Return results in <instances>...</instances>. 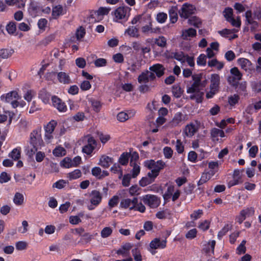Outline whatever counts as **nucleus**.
<instances>
[{
  "mask_svg": "<svg viewBox=\"0 0 261 261\" xmlns=\"http://www.w3.org/2000/svg\"><path fill=\"white\" fill-rule=\"evenodd\" d=\"M192 79L194 82L187 88V92L191 94L190 96L191 99L195 100L197 103L201 102L204 95L203 92L202 91L204 86L201 82V77L198 75H194L192 76Z\"/></svg>",
  "mask_w": 261,
  "mask_h": 261,
  "instance_id": "nucleus-1",
  "label": "nucleus"
},
{
  "mask_svg": "<svg viewBox=\"0 0 261 261\" xmlns=\"http://www.w3.org/2000/svg\"><path fill=\"white\" fill-rule=\"evenodd\" d=\"M30 144L32 147L30 148L29 146L28 147L27 154L31 157L43 145L40 130H34L31 133Z\"/></svg>",
  "mask_w": 261,
  "mask_h": 261,
  "instance_id": "nucleus-2",
  "label": "nucleus"
},
{
  "mask_svg": "<svg viewBox=\"0 0 261 261\" xmlns=\"http://www.w3.org/2000/svg\"><path fill=\"white\" fill-rule=\"evenodd\" d=\"M144 166L148 169L151 170L147 173L148 176H152L153 177H156L161 170L164 168L165 163L162 160H158L155 162L153 160L145 161L144 163Z\"/></svg>",
  "mask_w": 261,
  "mask_h": 261,
  "instance_id": "nucleus-3",
  "label": "nucleus"
},
{
  "mask_svg": "<svg viewBox=\"0 0 261 261\" xmlns=\"http://www.w3.org/2000/svg\"><path fill=\"white\" fill-rule=\"evenodd\" d=\"M132 9L126 6H121L115 9L113 12L114 20L118 22L123 20L127 21L130 16Z\"/></svg>",
  "mask_w": 261,
  "mask_h": 261,
  "instance_id": "nucleus-4",
  "label": "nucleus"
},
{
  "mask_svg": "<svg viewBox=\"0 0 261 261\" xmlns=\"http://www.w3.org/2000/svg\"><path fill=\"white\" fill-rule=\"evenodd\" d=\"M90 204L87 205V208L92 211L101 202L102 195L100 192L97 190H93L90 195Z\"/></svg>",
  "mask_w": 261,
  "mask_h": 261,
  "instance_id": "nucleus-5",
  "label": "nucleus"
},
{
  "mask_svg": "<svg viewBox=\"0 0 261 261\" xmlns=\"http://www.w3.org/2000/svg\"><path fill=\"white\" fill-rule=\"evenodd\" d=\"M223 15L226 20L230 23L234 27L240 28L241 25V20L240 16H238L236 19L233 17V10L230 8L225 9L223 11Z\"/></svg>",
  "mask_w": 261,
  "mask_h": 261,
  "instance_id": "nucleus-6",
  "label": "nucleus"
},
{
  "mask_svg": "<svg viewBox=\"0 0 261 261\" xmlns=\"http://www.w3.org/2000/svg\"><path fill=\"white\" fill-rule=\"evenodd\" d=\"M166 244V239L161 240L159 238H155L150 242L148 250L152 255H154L156 253L155 250L165 248Z\"/></svg>",
  "mask_w": 261,
  "mask_h": 261,
  "instance_id": "nucleus-7",
  "label": "nucleus"
},
{
  "mask_svg": "<svg viewBox=\"0 0 261 261\" xmlns=\"http://www.w3.org/2000/svg\"><path fill=\"white\" fill-rule=\"evenodd\" d=\"M230 75L228 76L227 81L229 84L235 85L242 79V74L237 67H233L230 70Z\"/></svg>",
  "mask_w": 261,
  "mask_h": 261,
  "instance_id": "nucleus-8",
  "label": "nucleus"
},
{
  "mask_svg": "<svg viewBox=\"0 0 261 261\" xmlns=\"http://www.w3.org/2000/svg\"><path fill=\"white\" fill-rule=\"evenodd\" d=\"M195 11V8L193 5L185 3L179 11V14L180 17L187 19L194 13Z\"/></svg>",
  "mask_w": 261,
  "mask_h": 261,
  "instance_id": "nucleus-9",
  "label": "nucleus"
},
{
  "mask_svg": "<svg viewBox=\"0 0 261 261\" xmlns=\"http://www.w3.org/2000/svg\"><path fill=\"white\" fill-rule=\"evenodd\" d=\"M143 202L151 208H155L160 204V199L156 196L147 194L142 197Z\"/></svg>",
  "mask_w": 261,
  "mask_h": 261,
  "instance_id": "nucleus-10",
  "label": "nucleus"
},
{
  "mask_svg": "<svg viewBox=\"0 0 261 261\" xmlns=\"http://www.w3.org/2000/svg\"><path fill=\"white\" fill-rule=\"evenodd\" d=\"M185 116L181 112L176 113L172 119L168 123V126L170 128L181 125L185 121Z\"/></svg>",
  "mask_w": 261,
  "mask_h": 261,
  "instance_id": "nucleus-11",
  "label": "nucleus"
},
{
  "mask_svg": "<svg viewBox=\"0 0 261 261\" xmlns=\"http://www.w3.org/2000/svg\"><path fill=\"white\" fill-rule=\"evenodd\" d=\"M138 202V198H134L133 199L129 198H125L121 200L120 204L121 208L124 209H129V210H134L135 205Z\"/></svg>",
  "mask_w": 261,
  "mask_h": 261,
  "instance_id": "nucleus-12",
  "label": "nucleus"
},
{
  "mask_svg": "<svg viewBox=\"0 0 261 261\" xmlns=\"http://www.w3.org/2000/svg\"><path fill=\"white\" fill-rule=\"evenodd\" d=\"M198 126L194 123L188 124L184 129V134L186 137L191 138L198 131Z\"/></svg>",
  "mask_w": 261,
  "mask_h": 261,
  "instance_id": "nucleus-13",
  "label": "nucleus"
},
{
  "mask_svg": "<svg viewBox=\"0 0 261 261\" xmlns=\"http://www.w3.org/2000/svg\"><path fill=\"white\" fill-rule=\"evenodd\" d=\"M87 142V144L83 147L82 151L87 154H90L95 148L96 143L94 139L92 137H88Z\"/></svg>",
  "mask_w": 261,
  "mask_h": 261,
  "instance_id": "nucleus-14",
  "label": "nucleus"
},
{
  "mask_svg": "<svg viewBox=\"0 0 261 261\" xmlns=\"http://www.w3.org/2000/svg\"><path fill=\"white\" fill-rule=\"evenodd\" d=\"M52 103L54 107L61 112H64L67 110L65 103L59 98L56 96L51 97Z\"/></svg>",
  "mask_w": 261,
  "mask_h": 261,
  "instance_id": "nucleus-15",
  "label": "nucleus"
},
{
  "mask_svg": "<svg viewBox=\"0 0 261 261\" xmlns=\"http://www.w3.org/2000/svg\"><path fill=\"white\" fill-rule=\"evenodd\" d=\"M149 69L150 71L154 72L158 77L162 76L164 74L166 70L165 67L159 63L150 66Z\"/></svg>",
  "mask_w": 261,
  "mask_h": 261,
  "instance_id": "nucleus-16",
  "label": "nucleus"
},
{
  "mask_svg": "<svg viewBox=\"0 0 261 261\" xmlns=\"http://www.w3.org/2000/svg\"><path fill=\"white\" fill-rule=\"evenodd\" d=\"M28 12L32 17H36L41 15V9L37 4L32 2L28 8Z\"/></svg>",
  "mask_w": 261,
  "mask_h": 261,
  "instance_id": "nucleus-17",
  "label": "nucleus"
},
{
  "mask_svg": "<svg viewBox=\"0 0 261 261\" xmlns=\"http://www.w3.org/2000/svg\"><path fill=\"white\" fill-rule=\"evenodd\" d=\"M238 64L245 71H249L252 69V63L247 59L241 58L237 60Z\"/></svg>",
  "mask_w": 261,
  "mask_h": 261,
  "instance_id": "nucleus-18",
  "label": "nucleus"
},
{
  "mask_svg": "<svg viewBox=\"0 0 261 261\" xmlns=\"http://www.w3.org/2000/svg\"><path fill=\"white\" fill-rule=\"evenodd\" d=\"M21 97L18 95V93L15 91L10 92L6 94H3L1 96L2 100L5 102H10L14 99H19Z\"/></svg>",
  "mask_w": 261,
  "mask_h": 261,
  "instance_id": "nucleus-19",
  "label": "nucleus"
},
{
  "mask_svg": "<svg viewBox=\"0 0 261 261\" xmlns=\"http://www.w3.org/2000/svg\"><path fill=\"white\" fill-rule=\"evenodd\" d=\"M196 30L193 28L183 30L181 31V38L184 40H190L196 36Z\"/></svg>",
  "mask_w": 261,
  "mask_h": 261,
  "instance_id": "nucleus-20",
  "label": "nucleus"
},
{
  "mask_svg": "<svg viewBox=\"0 0 261 261\" xmlns=\"http://www.w3.org/2000/svg\"><path fill=\"white\" fill-rule=\"evenodd\" d=\"M113 159L106 155H102L100 156L98 165L104 168H108L113 163Z\"/></svg>",
  "mask_w": 261,
  "mask_h": 261,
  "instance_id": "nucleus-21",
  "label": "nucleus"
},
{
  "mask_svg": "<svg viewBox=\"0 0 261 261\" xmlns=\"http://www.w3.org/2000/svg\"><path fill=\"white\" fill-rule=\"evenodd\" d=\"M124 35L135 38H138L140 37L139 29L136 26L128 27V28L125 30Z\"/></svg>",
  "mask_w": 261,
  "mask_h": 261,
  "instance_id": "nucleus-22",
  "label": "nucleus"
},
{
  "mask_svg": "<svg viewBox=\"0 0 261 261\" xmlns=\"http://www.w3.org/2000/svg\"><path fill=\"white\" fill-rule=\"evenodd\" d=\"M220 77L218 74H212L211 77V84L210 89H215L219 91Z\"/></svg>",
  "mask_w": 261,
  "mask_h": 261,
  "instance_id": "nucleus-23",
  "label": "nucleus"
},
{
  "mask_svg": "<svg viewBox=\"0 0 261 261\" xmlns=\"http://www.w3.org/2000/svg\"><path fill=\"white\" fill-rule=\"evenodd\" d=\"M211 136L214 141H218V137L224 138L225 137L224 132L219 128H213L211 131Z\"/></svg>",
  "mask_w": 261,
  "mask_h": 261,
  "instance_id": "nucleus-24",
  "label": "nucleus"
},
{
  "mask_svg": "<svg viewBox=\"0 0 261 261\" xmlns=\"http://www.w3.org/2000/svg\"><path fill=\"white\" fill-rule=\"evenodd\" d=\"M65 13L64 11L63 7L61 5H57L53 7L52 9V19H56L60 16L63 15Z\"/></svg>",
  "mask_w": 261,
  "mask_h": 261,
  "instance_id": "nucleus-25",
  "label": "nucleus"
},
{
  "mask_svg": "<svg viewBox=\"0 0 261 261\" xmlns=\"http://www.w3.org/2000/svg\"><path fill=\"white\" fill-rule=\"evenodd\" d=\"M57 78L59 82L64 84H69L71 81L68 74L65 72H59L57 74Z\"/></svg>",
  "mask_w": 261,
  "mask_h": 261,
  "instance_id": "nucleus-26",
  "label": "nucleus"
},
{
  "mask_svg": "<svg viewBox=\"0 0 261 261\" xmlns=\"http://www.w3.org/2000/svg\"><path fill=\"white\" fill-rule=\"evenodd\" d=\"M215 174V171H210L207 172L203 173L198 182V185H202L207 181Z\"/></svg>",
  "mask_w": 261,
  "mask_h": 261,
  "instance_id": "nucleus-27",
  "label": "nucleus"
},
{
  "mask_svg": "<svg viewBox=\"0 0 261 261\" xmlns=\"http://www.w3.org/2000/svg\"><path fill=\"white\" fill-rule=\"evenodd\" d=\"M134 115V112H129L128 113L121 112L118 114L117 118L118 121L120 122H124L133 117Z\"/></svg>",
  "mask_w": 261,
  "mask_h": 261,
  "instance_id": "nucleus-28",
  "label": "nucleus"
},
{
  "mask_svg": "<svg viewBox=\"0 0 261 261\" xmlns=\"http://www.w3.org/2000/svg\"><path fill=\"white\" fill-rule=\"evenodd\" d=\"M186 55L182 51H179L172 53L170 57L184 63L186 62Z\"/></svg>",
  "mask_w": 261,
  "mask_h": 261,
  "instance_id": "nucleus-29",
  "label": "nucleus"
},
{
  "mask_svg": "<svg viewBox=\"0 0 261 261\" xmlns=\"http://www.w3.org/2000/svg\"><path fill=\"white\" fill-rule=\"evenodd\" d=\"M132 247V245L130 243H127L124 244L121 248H120L117 252L118 254L122 255L123 256H126L129 250Z\"/></svg>",
  "mask_w": 261,
  "mask_h": 261,
  "instance_id": "nucleus-30",
  "label": "nucleus"
},
{
  "mask_svg": "<svg viewBox=\"0 0 261 261\" xmlns=\"http://www.w3.org/2000/svg\"><path fill=\"white\" fill-rule=\"evenodd\" d=\"M141 32L145 35H148L149 34L155 33L152 28V22L149 21L148 24L142 27Z\"/></svg>",
  "mask_w": 261,
  "mask_h": 261,
  "instance_id": "nucleus-31",
  "label": "nucleus"
},
{
  "mask_svg": "<svg viewBox=\"0 0 261 261\" xmlns=\"http://www.w3.org/2000/svg\"><path fill=\"white\" fill-rule=\"evenodd\" d=\"M176 10V7H172L169 10L170 21L172 23H174L177 21L178 15Z\"/></svg>",
  "mask_w": 261,
  "mask_h": 261,
  "instance_id": "nucleus-32",
  "label": "nucleus"
},
{
  "mask_svg": "<svg viewBox=\"0 0 261 261\" xmlns=\"http://www.w3.org/2000/svg\"><path fill=\"white\" fill-rule=\"evenodd\" d=\"M245 16L246 18V23L247 24H253L256 26L258 25V23L256 21L254 20L251 11H247L245 12Z\"/></svg>",
  "mask_w": 261,
  "mask_h": 261,
  "instance_id": "nucleus-33",
  "label": "nucleus"
},
{
  "mask_svg": "<svg viewBox=\"0 0 261 261\" xmlns=\"http://www.w3.org/2000/svg\"><path fill=\"white\" fill-rule=\"evenodd\" d=\"M82 175L81 171L80 169H75L72 172L67 174V177L70 180H75L80 178Z\"/></svg>",
  "mask_w": 261,
  "mask_h": 261,
  "instance_id": "nucleus-34",
  "label": "nucleus"
},
{
  "mask_svg": "<svg viewBox=\"0 0 261 261\" xmlns=\"http://www.w3.org/2000/svg\"><path fill=\"white\" fill-rule=\"evenodd\" d=\"M171 143L175 144V150L178 154H181L184 152L185 149L184 145L180 139H177L176 141L172 140Z\"/></svg>",
  "mask_w": 261,
  "mask_h": 261,
  "instance_id": "nucleus-35",
  "label": "nucleus"
},
{
  "mask_svg": "<svg viewBox=\"0 0 261 261\" xmlns=\"http://www.w3.org/2000/svg\"><path fill=\"white\" fill-rule=\"evenodd\" d=\"M156 177H153L152 176H148L142 177L139 181V184L141 187H145L153 182Z\"/></svg>",
  "mask_w": 261,
  "mask_h": 261,
  "instance_id": "nucleus-36",
  "label": "nucleus"
},
{
  "mask_svg": "<svg viewBox=\"0 0 261 261\" xmlns=\"http://www.w3.org/2000/svg\"><path fill=\"white\" fill-rule=\"evenodd\" d=\"M215 245L216 241L215 240L210 241L203 248V250L207 253L211 252L212 254H214Z\"/></svg>",
  "mask_w": 261,
  "mask_h": 261,
  "instance_id": "nucleus-37",
  "label": "nucleus"
},
{
  "mask_svg": "<svg viewBox=\"0 0 261 261\" xmlns=\"http://www.w3.org/2000/svg\"><path fill=\"white\" fill-rule=\"evenodd\" d=\"M130 165L133 167L132 176L133 178H135L140 172V167L136 162H132V161L130 162Z\"/></svg>",
  "mask_w": 261,
  "mask_h": 261,
  "instance_id": "nucleus-38",
  "label": "nucleus"
},
{
  "mask_svg": "<svg viewBox=\"0 0 261 261\" xmlns=\"http://www.w3.org/2000/svg\"><path fill=\"white\" fill-rule=\"evenodd\" d=\"M5 3L9 5L12 6L16 5L19 8H23L25 6V3L26 0H20L18 1L17 0H5Z\"/></svg>",
  "mask_w": 261,
  "mask_h": 261,
  "instance_id": "nucleus-39",
  "label": "nucleus"
},
{
  "mask_svg": "<svg viewBox=\"0 0 261 261\" xmlns=\"http://www.w3.org/2000/svg\"><path fill=\"white\" fill-rule=\"evenodd\" d=\"M102 17L99 14L97 11L91 12L89 20L91 23L96 22L102 19Z\"/></svg>",
  "mask_w": 261,
  "mask_h": 261,
  "instance_id": "nucleus-40",
  "label": "nucleus"
},
{
  "mask_svg": "<svg viewBox=\"0 0 261 261\" xmlns=\"http://www.w3.org/2000/svg\"><path fill=\"white\" fill-rule=\"evenodd\" d=\"M13 200L16 205H21L23 203L24 196L22 194L17 192L15 193Z\"/></svg>",
  "mask_w": 261,
  "mask_h": 261,
  "instance_id": "nucleus-41",
  "label": "nucleus"
},
{
  "mask_svg": "<svg viewBox=\"0 0 261 261\" xmlns=\"http://www.w3.org/2000/svg\"><path fill=\"white\" fill-rule=\"evenodd\" d=\"M111 171L115 173L118 174V178H121L123 175L122 170L120 165L117 163L114 164L113 166L111 168Z\"/></svg>",
  "mask_w": 261,
  "mask_h": 261,
  "instance_id": "nucleus-42",
  "label": "nucleus"
},
{
  "mask_svg": "<svg viewBox=\"0 0 261 261\" xmlns=\"http://www.w3.org/2000/svg\"><path fill=\"white\" fill-rule=\"evenodd\" d=\"M240 96L237 94L231 95L228 97V103L231 107H234L239 102Z\"/></svg>",
  "mask_w": 261,
  "mask_h": 261,
  "instance_id": "nucleus-43",
  "label": "nucleus"
},
{
  "mask_svg": "<svg viewBox=\"0 0 261 261\" xmlns=\"http://www.w3.org/2000/svg\"><path fill=\"white\" fill-rule=\"evenodd\" d=\"M148 70H146L142 72L138 77V81L139 83H147L149 82L148 78Z\"/></svg>",
  "mask_w": 261,
  "mask_h": 261,
  "instance_id": "nucleus-44",
  "label": "nucleus"
},
{
  "mask_svg": "<svg viewBox=\"0 0 261 261\" xmlns=\"http://www.w3.org/2000/svg\"><path fill=\"white\" fill-rule=\"evenodd\" d=\"M13 49H0V58L3 59H7L9 58L14 53Z\"/></svg>",
  "mask_w": 261,
  "mask_h": 261,
  "instance_id": "nucleus-45",
  "label": "nucleus"
},
{
  "mask_svg": "<svg viewBox=\"0 0 261 261\" xmlns=\"http://www.w3.org/2000/svg\"><path fill=\"white\" fill-rule=\"evenodd\" d=\"M129 158V153L128 152H123L121 154L119 159V162L122 165H126L128 162Z\"/></svg>",
  "mask_w": 261,
  "mask_h": 261,
  "instance_id": "nucleus-46",
  "label": "nucleus"
},
{
  "mask_svg": "<svg viewBox=\"0 0 261 261\" xmlns=\"http://www.w3.org/2000/svg\"><path fill=\"white\" fill-rule=\"evenodd\" d=\"M167 14L164 12H159L156 15V20L160 23H164L167 19Z\"/></svg>",
  "mask_w": 261,
  "mask_h": 261,
  "instance_id": "nucleus-47",
  "label": "nucleus"
},
{
  "mask_svg": "<svg viewBox=\"0 0 261 261\" xmlns=\"http://www.w3.org/2000/svg\"><path fill=\"white\" fill-rule=\"evenodd\" d=\"M155 44L161 47H165L167 46V39L164 36H160L155 39Z\"/></svg>",
  "mask_w": 261,
  "mask_h": 261,
  "instance_id": "nucleus-48",
  "label": "nucleus"
},
{
  "mask_svg": "<svg viewBox=\"0 0 261 261\" xmlns=\"http://www.w3.org/2000/svg\"><path fill=\"white\" fill-rule=\"evenodd\" d=\"M174 192V187L173 186H169L168 187L166 191L165 192V194L163 195V197L165 200H168L170 199L172 195H173V193Z\"/></svg>",
  "mask_w": 261,
  "mask_h": 261,
  "instance_id": "nucleus-49",
  "label": "nucleus"
},
{
  "mask_svg": "<svg viewBox=\"0 0 261 261\" xmlns=\"http://www.w3.org/2000/svg\"><path fill=\"white\" fill-rule=\"evenodd\" d=\"M112 232L113 230L110 227H105L101 230L100 236L102 238H107L112 234Z\"/></svg>",
  "mask_w": 261,
  "mask_h": 261,
  "instance_id": "nucleus-50",
  "label": "nucleus"
},
{
  "mask_svg": "<svg viewBox=\"0 0 261 261\" xmlns=\"http://www.w3.org/2000/svg\"><path fill=\"white\" fill-rule=\"evenodd\" d=\"M57 123L55 120H51L45 127V130L48 133H53Z\"/></svg>",
  "mask_w": 261,
  "mask_h": 261,
  "instance_id": "nucleus-51",
  "label": "nucleus"
},
{
  "mask_svg": "<svg viewBox=\"0 0 261 261\" xmlns=\"http://www.w3.org/2000/svg\"><path fill=\"white\" fill-rule=\"evenodd\" d=\"M188 23L191 25H193L195 27L198 28L201 24V22L200 20L196 16L190 17L188 19Z\"/></svg>",
  "mask_w": 261,
  "mask_h": 261,
  "instance_id": "nucleus-52",
  "label": "nucleus"
},
{
  "mask_svg": "<svg viewBox=\"0 0 261 261\" xmlns=\"http://www.w3.org/2000/svg\"><path fill=\"white\" fill-rule=\"evenodd\" d=\"M6 30L9 34H14L16 31V23L13 21L9 22L6 26Z\"/></svg>",
  "mask_w": 261,
  "mask_h": 261,
  "instance_id": "nucleus-53",
  "label": "nucleus"
},
{
  "mask_svg": "<svg viewBox=\"0 0 261 261\" xmlns=\"http://www.w3.org/2000/svg\"><path fill=\"white\" fill-rule=\"evenodd\" d=\"M9 156L14 160H18L20 157V149L15 148L10 153Z\"/></svg>",
  "mask_w": 261,
  "mask_h": 261,
  "instance_id": "nucleus-54",
  "label": "nucleus"
},
{
  "mask_svg": "<svg viewBox=\"0 0 261 261\" xmlns=\"http://www.w3.org/2000/svg\"><path fill=\"white\" fill-rule=\"evenodd\" d=\"M238 32V29H225L221 31H218L219 34L222 36L226 37L227 35L231 34L232 33H237Z\"/></svg>",
  "mask_w": 261,
  "mask_h": 261,
  "instance_id": "nucleus-55",
  "label": "nucleus"
},
{
  "mask_svg": "<svg viewBox=\"0 0 261 261\" xmlns=\"http://www.w3.org/2000/svg\"><path fill=\"white\" fill-rule=\"evenodd\" d=\"M172 93L174 97L179 98L182 94V90L180 86L174 85L172 87Z\"/></svg>",
  "mask_w": 261,
  "mask_h": 261,
  "instance_id": "nucleus-56",
  "label": "nucleus"
},
{
  "mask_svg": "<svg viewBox=\"0 0 261 261\" xmlns=\"http://www.w3.org/2000/svg\"><path fill=\"white\" fill-rule=\"evenodd\" d=\"M86 31L83 27H80L76 31L75 37L77 40L80 41L85 36Z\"/></svg>",
  "mask_w": 261,
  "mask_h": 261,
  "instance_id": "nucleus-57",
  "label": "nucleus"
},
{
  "mask_svg": "<svg viewBox=\"0 0 261 261\" xmlns=\"http://www.w3.org/2000/svg\"><path fill=\"white\" fill-rule=\"evenodd\" d=\"M203 215V211L202 210H198L194 211L193 213L190 215V218L193 221H195L201 218Z\"/></svg>",
  "mask_w": 261,
  "mask_h": 261,
  "instance_id": "nucleus-58",
  "label": "nucleus"
},
{
  "mask_svg": "<svg viewBox=\"0 0 261 261\" xmlns=\"http://www.w3.org/2000/svg\"><path fill=\"white\" fill-rule=\"evenodd\" d=\"M206 56L200 54L197 59V64L199 66H205L206 64Z\"/></svg>",
  "mask_w": 261,
  "mask_h": 261,
  "instance_id": "nucleus-59",
  "label": "nucleus"
},
{
  "mask_svg": "<svg viewBox=\"0 0 261 261\" xmlns=\"http://www.w3.org/2000/svg\"><path fill=\"white\" fill-rule=\"evenodd\" d=\"M173 151L170 147L166 146L163 148V153L165 158L169 159L172 158Z\"/></svg>",
  "mask_w": 261,
  "mask_h": 261,
  "instance_id": "nucleus-60",
  "label": "nucleus"
},
{
  "mask_svg": "<svg viewBox=\"0 0 261 261\" xmlns=\"http://www.w3.org/2000/svg\"><path fill=\"white\" fill-rule=\"evenodd\" d=\"M101 170L99 167H95L91 170L92 174L98 179L102 178V176H101Z\"/></svg>",
  "mask_w": 261,
  "mask_h": 261,
  "instance_id": "nucleus-61",
  "label": "nucleus"
},
{
  "mask_svg": "<svg viewBox=\"0 0 261 261\" xmlns=\"http://www.w3.org/2000/svg\"><path fill=\"white\" fill-rule=\"evenodd\" d=\"M53 152L55 156H60L65 155L66 151L63 147H56Z\"/></svg>",
  "mask_w": 261,
  "mask_h": 261,
  "instance_id": "nucleus-62",
  "label": "nucleus"
},
{
  "mask_svg": "<svg viewBox=\"0 0 261 261\" xmlns=\"http://www.w3.org/2000/svg\"><path fill=\"white\" fill-rule=\"evenodd\" d=\"M210 224V222L208 220H204L199 222L198 228L202 231H205L209 228Z\"/></svg>",
  "mask_w": 261,
  "mask_h": 261,
  "instance_id": "nucleus-63",
  "label": "nucleus"
},
{
  "mask_svg": "<svg viewBox=\"0 0 261 261\" xmlns=\"http://www.w3.org/2000/svg\"><path fill=\"white\" fill-rule=\"evenodd\" d=\"M67 184V182L65 180L60 179L55 182L53 185V187L57 188L58 189H61L64 188Z\"/></svg>",
  "mask_w": 261,
  "mask_h": 261,
  "instance_id": "nucleus-64",
  "label": "nucleus"
}]
</instances>
